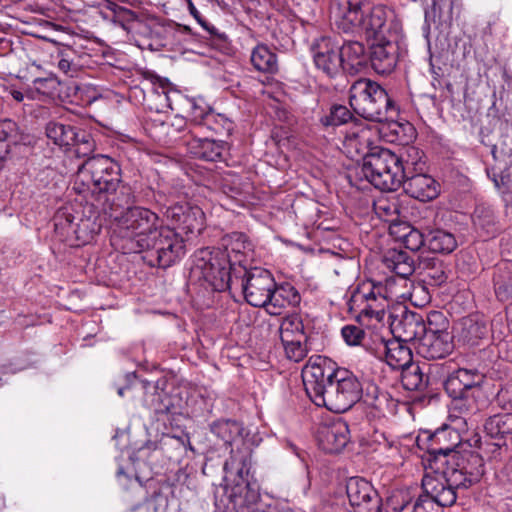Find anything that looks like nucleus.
<instances>
[{
	"mask_svg": "<svg viewBox=\"0 0 512 512\" xmlns=\"http://www.w3.org/2000/svg\"><path fill=\"white\" fill-rule=\"evenodd\" d=\"M432 473H426L422 479L424 495L419 498L433 501V505L440 510L442 507L452 506L457 500V492L448 485L440 469L433 465Z\"/></svg>",
	"mask_w": 512,
	"mask_h": 512,
	"instance_id": "20",
	"label": "nucleus"
},
{
	"mask_svg": "<svg viewBox=\"0 0 512 512\" xmlns=\"http://www.w3.org/2000/svg\"><path fill=\"white\" fill-rule=\"evenodd\" d=\"M188 9L190 14L195 18V20L201 25V27L206 30L211 37L226 42L228 37L224 32H220L215 26L211 25L208 21H206L197 10L195 5L191 0H187Z\"/></svg>",
	"mask_w": 512,
	"mask_h": 512,
	"instance_id": "54",
	"label": "nucleus"
},
{
	"mask_svg": "<svg viewBox=\"0 0 512 512\" xmlns=\"http://www.w3.org/2000/svg\"><path fill=\"white\" fill-rule=\"evenodd\" d=\"M395 497L386 499V512H403L407 508L408 502L405 499H402L401 503H396Z\"/></svg>",
	"mask_w": 512,
	"mask_h": 512,
	"instance_id": "63",
	"label": "nucleus"
},
{
	"mask_svg": "<svg viewBox=\"0 0 512 512\" xmlns=\"http://www.w3.org/2000/svg\"><path fill=\"white\" fill-rule=\"evenodd\" d=\"M389 34L391 39H386V60L390 57L395 61L405 52V42L402 35V29L398 22L391 24Z\"/></svg>",
	"mask_w": 512,
	"mask_h": 512,
	"instance_id": "44",
	"label": "nucleus"
},
{
	"mask_svg": "<svg viewBox=\"0 0 512 512\" xmlns=\"http://www.w3.org/2000/svg\"><path fill=\"white\" fill-rule=\"evenodd\" d=\"M317 440L324 452L330 454L341 452L350 441L348 423L339 418L320 425L317 429Z\"/></svg>",
	"mask_w": 512,
	"mask_h": 512,
	"instance_id": "22",
	"label": "nucleus"
},
{
	"mask_svg": "<svg viewBox=\"0 0 512 512\" xmlns=\"http://www.w3.org/2000/svg\"><path fill=\"white\" fill-rule=\"evenodd\" d=\"M406 147L386 148V195L397 194L407 178L404 165Z\"/></svg>",
	"mask_w": 512,
	"mask_h": 512,
	"instance_id": "25",
	"label": "nucleus"
},
{
	"mask_svg": "<svg viewBox=\"0 0 512 512\" xmlns=\"http://www.w3.org/2000/svg\"><path fill=\"white\" fill-rule=\"evenodd\" d=\"M17 130L15 121L11 119L0 121V169L9 155L10 143L16 139Z\"/></svg>",
	"mask_w": 512,
	"mask_h": 512,
	"instance_id": "43",
	"label": "nucleus"
},
{
	"mask_svg": "<svg viewBox=\"0 0 512 512\" xmlns=\"http://www.w3.org/2000/svg\"><path fill=\"white\" fill-rule=\"evenodd\" d=\"M486 172L488 177L493 181L495 187L498 189L503 187L505 191H509L511 189L512 174L510 169L498 174L494 168H487Z\"/></svg>",
	"mask_w": 512,
	"mask_h": 512,
	"instance_id": "58",
	"label": "nucleus"
},
{
	"mask_svg": "<svg viewBox=\"0 0 512 512\" xmlns=\"http://www.w3.org/2000/svg\"><path fill=\"white\" fill-rule=\"evenodd\" d=\"M432 473H426L422 479L424 495L419 498L433 501V505L440 510L442 507L452 506L457 500V492L448 485L440 469L433 465Z\"/></svg>",
	"mask_w": 512,
	"mask_h": 512,
	"instance_id": "19",
	"label": "nucleus"
},
{
	"mask_svg": "<svg viewBox=\"0 0 512 512\" xmlns=\"http://www.w3.org/2000/svg\"><path fill=\"white\" fill-rule=\"evenodd\" d=\"M412 512H440V509L433 505V501L418 498L413 506Z\"/></svg>",
	"mask_w": 512,
	"mask_h": 512,
	"instance_id": "62",
	"label": "nucleus"
},
{
	"mask_svg": "<svg viewBox=\"0 0 512 512\" xmlns=\"http://www.w3.org/2000/svg\"><path fill=\"white\" fill-rule=\"evenodd\" d=\"M495 294L502 302L512 301V275L499 274L494 278Z\"/></svg>",
	"mask_w": 512,
	"mask_h": 512,
	"instance_id": "53",
	"label": "nucleus"
},
{
	"mask_svg": "<svg viewBox=\"0 0 512 512\" xmlns=\"http://www.w3.org/2000/svg\"><path fill=\"white\" fill-rule=\"evenodd\" d=\"M402 247L413 252L426 247V234L411 227V232L405 234L398 246H386V269H389L394 275H386V301L388 300V291L395 297L404 296V293L392 291L397 286V282L406 284L407 279L414 272V261L410 255L402 250Z\"/></svg>",
	"mask_w": 512,
	"mask_h": 512,
	"instance_id": "7",
	"label": "nucleus"
},
{
	"mask_svg": "<svg viewBox=\"0 0 512 512\" xmlns=\"http://www.w3.org/2000/svg\"><path fill=\"white\" fill-rule=\"evenodd\" d=\"M35 91L45 96H54L60 86V81L54 74H49L47 77H38L32 81Z\"/></svg>",
	"mask_w": 512,
	"mask_h": 512,
	"instance_id": "52",
	"label": "nucleus"
},
{
	"mask_svg": "<svg viewBox=\"0 0 512 512\" xmlns=\"http://www.w3.org/2000/svg\"><path fill=\"white\" fill-rule=\"evenodd\" d=\"M114 21L118 22L122 28L128 29V24L138 19L136 12L122 6H116L113 10Z\"/></svg>",
	"mask_w": 512,
	"mask_h": 512,
	"instance_id": "60",
	"label": "nucleus"
},
{
	"mask_svg": "<svg viewBox=\"0 0 512 512\" xmlns=\"http://www.w3.org/2000/svg\"><path fill=\"white\" fill-rule=\"evenodd\" d=\"M344 341L350 346L359 345L364 337V331L355 325H346L341 330Z\"/></svg>",
	"mask_w": 512,
	"mask_h": 512,
	"instance_id": "59",
	"label": "nucleus"
},
{
	"mask_svg": "<svg viewBox=\"0 0 512 512\" xmlns=\"http://www.w3.org/2000/svg\"><path fill=\"white\" fill-rule=\"evenodd\" d=\"M391 378L400 381L403 388L409 391L424 390L428 385V377L424 375L420 366L413 361L399 369L398 373L391 374Z\"/></svg>",
	"mask_w": 512,
	"mask_h": 512,
	"instance_id": "32",
	"label": "nucleus"
},
{
	"mask_svg": "<svg viewBox=\"0 0 512 512\" xmlns=\"http://www.w3.org/2000/svg\"><path fill=\"white\" fill-rule=\"evenodd\" d=\"M482 376L474 371L464 368L457 369L449 374L444 382L447 394L454 400V409L461 414H470L477 407L470 397L474 396V390L479 386Z\"/></svg>",
	"mask_w": 512,
	"mask_h": 512,
	"instance_id": "13",
	"label": "nucleus"
},
{
	"mask_svg": "<svg viewBox=\"0 0 512 512\" xmlns=\"http://www.w3.org/2000/svg\"><path fill=\"white\" fill-rule=\"evenodd\" d=\"M210 431L219 440L223 441L224 445L231 447L236 445L234 451L243 448L250 449L243 442L244 427L240 422L229 419L217 420L210 425Z\"/></svg>",
	"mask_w": 512,
	"mask_h": 512,
	"instance_id": "28",
	"label": "nucleus"
},
{
	"mask_svg": "<svg viewBox=\"0 0 512 512\" xmlns=\"http://www.w3.org/2000/svg\"><path fill=\"white\" fill-rule=\"evenodd\" d=\"M408 215L409 197L405 193L386 195V224L389 237L395 243L400 244L405 234L411 232Z\"/></svg>",
	"mask_w": 512,
	"mask_h": 512,
	"instance_id": "16",
	"label": "nucleus"
},
{
	"mask_svg": "<svg viewBox=\"0 0 512 512\" xmlns=\"http://www.w3.org/2000/svg\"><path fill=\"white\" fill-rule=\"evenodd\" d=\"M415 137V129L404 119L394 120L386 116V142L405 147Z\"/></svg>",
	"mask_w": 512,
	"mask_h": 512,
	"instance_id": "34",
	"label": "nucleus"
},
{
	"mask_svg": "<svg viewBox=\"0 0 512 512\" xmlns=\"http://www.w3.org/2000/svg\"><path fill=\"white\" fill-rule=\"evenodd\" d=\"M230 262L228 253L220 247H204L194 253L191 272L203 279L214 291L231 290L235 277L234 267Z\"/></svg>",
	"mask_w": 512,
	"mask_h": 512,
	"instance_id": "6",
	"label": "nucleus"
},
{
	"mask_svg": "<svg viewBox=\"0 0 512 512\" xmlns=\"http://www.w3.org/2000/svg\"><path fill=\"white\" fill-rule=\"evenodd\" d=\"M251 467L252 451L247 448L230 451V456L224 463L225 478L235 475L244 483L242 485L237 482L230 495L235 512H262L254 508V505L260 500V488L256 480L248 478Z\"/></svg>",
	"mask_w": 512,
	"mask_h": 512,
	"instance_id": "5",
	"label": "nucleus"
},
{
	"mask_svg": "<svg viewBox=\"0 0 512 512\" xmlns=\"http://www.w3.org/2000/svg\"><path fill=\"white\" fill-rule=\"evenodd\" d=\"M205 225V214L198 206H191L178 230L189 235H199Z\"/></svg>",
	"mask_w": 512,
	"mask_h": 512,
	"instance_id": "42",
	"label": "nucleus"
},
{
	"mask_svg": "<svg viewBox=\"0 0 512 512\" xmlns=\"http://www.w3.org/2000/svg\"><path fill=\"white\" fill-rule=\"evenodd\" d=\"M102 210L118 223L121 230L132 236L130 250L134 253L141 252L142 247H148L150 238L162 227L159 216L142 206L124 207L117 202Z\"/></svg>",
	"mask_w": 512,
	"mask_h": 512,
	"instance_id": "3",
	"label": "nucleus"
},
{
	"mask_svg": "<svg viewBox=\"0 0 512 512\" xmlns=\"http://www.w3.org/2000/svg\"><path fill=\"white\" fill-rule=\"evenodd\" d=\"M46 136L59 146H70L75 144L76 127L63 124L61 122L51 121L47 123Z\"/></svg>",
	"mask_w": 512,
	"mask_h": 512,
	"instance_id": "39",
	"label": "nucleus"
},
{
	"mask_svg": "<svg viewBox=\"0 0 512 512\" xmlns=\"http://www.w3.org/2000/svg\"><path fill=\"white\" fill-rule=\"evenodd\" d=\"M141 252H145L143 259L149 266L166 269L179 262L186 254L185 239L175 228L162 226L150 238L148 247L141 248Z\"/></svg>",
	"mask_w": 512,
	"mask_h": 512,
	"instance_id": "8",
	"label": "nucleus"
},
{
	"mask_svg": "<svg viewBox=\"0 0 512 512\" xmlns=\"http://www.w3.org/2000/svg\"><path fill=\"white\" fill-rule=\"evenodd\" d=\"M455 236L443 229H433L426 233V248L437 254H450L457 248Z\"/></svg>",
	"mask_w": 512,
	"mask_h": 512,
	"instance_id": "35",
	"label": "nucleus"
},
{
	"mask_svg": "<svg viewBox=\"0 0 512 512\" xmlns=\"http://www.w3.org/2000/svg\"><path fill=\"white\" fill-rule=\"evenodd\" d=\"M222 251L228 253L230 265L249 268L248 262L254 257V245L248 236L242 232H232L221 240Z\"/></svg>",
	"mask_w": 512,
	"mask_h": 512,
	"instance_id": "23",
	"label": "nucleus"
},
{
	"mask_svg": "<svg viewBox=\"0 0 512 512\" xmlns=\"http://www.w3.org/2000/svg\"><path fill=\"white\" fill-rule=\"evenodd\" d=\"M73 219L74 217L71 214L61 211L57 212L54 218L55 229L66 235L73 233L76 235L77 239H83V242H85L86 239H84L82 235V227H87L88 221H82L81 224H74Z\"/></svg>",
	"mask_w": 512,
	"mask_h": 512,
	"instance_id": "45",
	"label": "nucleus"
},
{
	"mask_svg": "<svg viewBox=\"0 0 512 512\" xmlns=\"http://www.w3.org/2000/svg\"><path fill=\"white\" fill-rule=\"evenodd\" d=\"M473 223L487 233L494 234L495 215L493 209L484 204L477 205L473 213Z\"/></svg>",
	"mask_w": 512,
	"mask_h": 512,
	"instance_id": "49",
	"label": "nucleus"
},
{
	"mask_svg": "<svg viewBox=\"0 0 512 512\" xmlns=\"http://www.w3.org/2000/svg\"><path fill=\"white\" fill-rule=\"evenodd\" d=\"M77 155L86 156L93 152L95 143L90 133L76 127L75 144Z\"/></svg>",
	"mask_w": 512,
	"mask_h": 512,
	"instance_id": "57",
	"label": "nucleus"
},
{
	"mask_svg": "<svg viewBox=\"0 0 512 512\" xmlns=\"http://www.w3.org/2000/svg\"><path fill=\"white\" fill-rule=\"evenodd\" d=\"M352 119V113L343 105L335 104L331 106L329 114L320 118V122L325 127H335L346 124Z\"/></svg>",
	"mask_w": 512,
	"mask_h": 512,
	"instance_id": "50",
	"label": "nucleus"
},
{
	"mask_svg": "<svg viewBox=\"0 0 512 512\" xmlns=\"http://www.w3.org/2000/svg\"><path fill=\"white\" fill-rule=\"evenodd\" d=\"M451 460L468 475L470 481L478 483L484 474L483 458L476 452L451 454Z\"/></svg>",
	"mask_w": 512,
	"mask_h": 512,
	"instance_id": "33",
	"label": "nucleus"
},
{
	"mask_svg": "<svg viewBox=\"0 0 512 512\" xmlns=\"http://www.w3.org/2000/svg\"><path fill=\"white\" fill-rule=\"evenodd\" d=\"M388 325L393 338L405 343H418L428 328V323L425 324L420 316L410 312L403 303L389 307Z\"/></svg>",
	"mask_w": 512,
	"mask_h": 512,
	"instance_id": "14",
	"label": "nucleus"
},
{
	"mask_svg": "<svg viewBox=\"0 0 512 512\" xmlns=\"http://www.w3.org/2000/svg\"><path fill=\"white\" fill-rule=\"evenodd\" d=\"M187 444H190L187 435L166 433L159 441V450L169 461L178 462L186 454Z\"/></svg>",
	"mask_w": 512,
	"mask_h": 512,
	"instance_id": "36",
	"label": "nucleus"
},
{
	"mask_svg": "<svg viewBox=\"0 0 512 512\" xmlns=\"http://www.w3.org/2000/svg\"><path fill=\"white\" fill-rule=\"evenodd\" d=\"M207 129L219 135H231L234 130V123L224 114L215 113L214 111L208 116L204 125Z\"/></svg>",
	"mask_w": 512,
	"mask_h": 512,
	"instance_id": "51",
	"label": "nucleus"
},
{
	"mask_svg": "<svg viewBox=\"0 0 512 512\" xmlns=\"http://www.w3.org/2000/svg\"><path fill=\"white\" fill-rule=\"evenodd\" d=\"M364 46L357 41H349L339 46V55L343 59V70L353 73L357 72L365 63Z\"/></svg>",
	"mask_w": 512,
	"mask_h": 512,
	"instance_id": "37",
	"label": "nucleus"
},
{
	"mask_svg": "<svg viewBox=\"0 0 512 512\" xmlns=\"http://www.w3.org/2000/svg\"><path fill=\"white\" fill-rule=\"evenodd\" d=\"M439 466L440 472L443 474L448 485H450L455 492H457L458 489H467L476 484L474 481H470L469 477H466L468 475L464 474L451 459L442 461L439 463Z\"/></svg>",
	"mask_w": 512,
	"mask_h": 512,
	"instance_id": "38",
	"label": "nucleus"
},
{
	"mask_svg": "<svg viewBox=\"0 0 512 512\" xmlns=\"http://www.w3.org/2000/svg\"><path fill=\"white\" fill-rule=\"evenodd\" d=\"M306 340H300V338L287 339V342H282L286 355L290 360L299 362L304 359L307 354L306 346L304 342Z\"/></svg>",
	"mask_w": 512,
	"mask_h": 512,
	"instance_id": "55",
	"label": "nucleus"
},
{
	"mask_svg": "<svg viewBox=\"0 0 512 512\" xmlns=\"http://www.w3.org/2000/svg\"><path fill=\"white\" fill-rule=\"evenodd\" d=\"M188 149L194 157L204 161L217 162L224 160L228 151V143L224 140L209 138H193L188 142Z\"/></svg>",
	"mask_w": 512,
	"mask_h": 512,
	"instance_id": "27",
	"label": "nucleus"
},
{
	"mask_svg": "<svg viewBox=\"0 0 512 512\" xmlns=\"http://www.w3.org/2000/svg\"><path fill=\"white\" fill-rule=\"evenodd\" d=\"M121 183L120 165L111 157L103 154L86 159L76 173L74 188L79 193L90 191L104 198L103 208L117 203L116 191Z\"/></svg>",
	"mask_w": 512,
	"mask_h": 512,
	"instance_id": "2",
	"label": "nucleus"
},
{
	"mask_svg": "<svg viewBox=\"0 0 512 512\" xmlns=\"http://www.w3.org/2000/svg\"><path fill=\"white\" fill-rule=\"evenodd\" d=\"M460 442L461 437L458 431L447 424H443L434 432L424 430L416 439L418 447L428 454L426 460L430 468L436 465V469H440L439 463L451 459V454L458 453L454 449Z\"/></svg>",
	"mask_w": 512,
	"mask_h": 512,
	"instance_id": "11",
	"label": "nucleus"
},
{
	"mask_svg": "<svg viewBox=\"0 0 512 512\" xmlns=\"http://www.w3.org/2000/svg\"><path fill=\"white\" fill-rule=\"evenodd\" d=\"M370 49L371 66L379 75L384 74V6L375 5L361 25Z\"/></svg>",
	"mask_w": 512,
	"mask_h": 512,
	"instance_id": "15",
	"label": "nucleus"
},
{
	"mask_svg": "<svg viewBox=\"0 0 512 512\" xmlns=\"http://www.w3.org/2000/svg\"><path fill=\"white\" fill-rule=\"evenodd\" d=\"M413 361L412 352L407 343L397 339H386V366L390 374L398 373L399 369Z\"/></svg>",
	"mask_w": 512,
	"mask_h": 512,
	"instance_id": "30",
	"label": "nucleus"
},
{
	"mask_svg": "<svg viewBox=\"0 0 512 512\" xmlns=\"http://www.w3.org/2000/svg\"><path fill=\"white\" fill-rule=\"evenodd\" d=\"M447 322L439 312L428 316V328L416 344L417 353L425 359H442L453 348L452 336L446 329Z\"/></svg>",
	"mask_w": 512,
	"mask_h": 512,
	"instance_id": "12",
	"label": "nucleus"
},
{
	"mask_svg": "<svg viewBox=\"0 0 512 512\" xmlns=\"http://www.w3.org/2000/svg\"><path fill=\"white\" fill-rule=\"evenodd\" d=\"M233 271L235 277L233 287L241 289L245 301L253 307H263L267 310L275 288L273 275L261 267L238 266Z\"/></svg>",
	"mask_w": 512,
	"mask_h": 512,
	"instance_id": "10",
	"label": "nucleus"
},
{
	"mask_svg": "<svg viewBox=\"0 0 512 512\" xmlns=\"http://www.w3.org/2000/svg\"><path fill=\"white\" fill-rule=\"evenodd\" d=\"M484 430L491 438H503L512 433V413L490 416L484 423Z\"/></svg>",
	"mask_w": 512,
	"mask_h": 512,
	"instance_id": "41",
	"label": "nucleus"
},
{
	"mask_svg": "<svg viewBox=\"0 0 512 512\" xmlns=\"http://www.w3.org/2000/svg\"><path fill=\"white\" fill-rule=\"evenodd\" d=\"M251 63L254 68L263 73L277 71V56L266 45H257L251 54Z\"/></svg>",
	"mask_w": 512,
	"mask_h": 512,
	"instance_id": "40",
	"label": "nucleus"
},
{
	"mask_svg": "<svg viewBox=\"0 0 512 512\" xmlns=\"http://www.w3.org/2000/svg\"><path fill=\"white\" fill-rule=\"evenodd\" d=\"M191 205L188 203H177L168 207H165L164 216L166 219L174 225L175 230L179 228L181 223L189 211Z\"/></svg>",
	"mask_w": 512,
	"mask_h": 512,
	"instance_id": "56",
	"label": "nucleus"
},
{
	"mask_svg": "<svg viewBox=\"0 0 512 512\" xmlns=\"http://www.w3.org/2000/svg\"><path fill=\"white\" fill-rule=\"evenodd\" d=\"M58 64L57 67L65 75L74 77L80 70V64L77 59L76 51L71 47H65L58 53Z\"/></svg>",
	"mask_w": 512,
	"mask_h": 512,
	"instance_id": "48",
	"label": "nucleus"
},
{
	"mask_svg": "<svg viewBox=\"0 0 512 512\" xmlns=\"http://www.w3.org/2000/svg\"><path fill=\"white\" fill-rule=\"evenodd\" d=\"M365 0H332L330 11L338 28L353 32L361 25L362 5Z\"/></svg>",
	"mask_w": 512,
	"mask_h": 512,
	"instance_id": "24",
	"label": "nucleus"
},
{
	"mask_svg": "<svg viewBox=\"0 0 512 512\" xmlns=\"http://www.w3.org/2000/svg\"><path fill=\"white\" fill-rule=\"evenodd\" d=\"M136 512H157L156 502L153 500L146 501L137 506Z\"/></svg>",
	"mask_w": 512,
	"mask_h": 512,
	"instance_id": "64",
	"label": "nucleus"
},
{
	"mask_svg": "<svg viewBox=\"0 0 512 512\" xmlns=\"http://www.w3.org/2000/svg\"><path fill=\"white\" fill-rule=\"evenodd\" d=\"M405 180L406 188L401 193H405L409 198L426 202L435 199L439 194V184L429 175L417 174Z\"/></svg>",
	"mask_w": 512,
	"mask_h": 512,
	"instance_id": "29",
	"label": "nucleus"
},
{
	"mask_svg": "<svg viewBox=\"0 0 512 512\" xmlns=\"http://www.w3.org/2000/svg\"><path fill=\"white\" fill-rule=\"evenodd\" d=\"M384 442V432L374 427L373 432H368V437L365 439V444L370 447L373 451H377L378 448Z\"/></svg>",
	"mask_w": 512,
	"mask_h": 512,
	"instance_id": "61",
	"label": "nucleus"
},
{
	"mask_svg": "<svg viewBox=\"0 0 512 512\" xmlns=\"http://www.w3.org/2000/svg\"><path fill=\"white\" fill-rule=\"evenodd\" d=\"M384 98V87L376 81L368 78H361L355 81L350 87L349 103L355 113L364 119L375 122V129L379 134V141H382V100Z\"/></svg>",
	"mask_w": 512,
	"mask_h": 512,
	"instance_id": "9",
	"label": "nucleus"
},
{
	"mask_svg": "<svg viewBox=\"0 0 512 512\" xmlns=\"http://www.w3.org/2000/svg\"><path fill=\"white\" fill-rule=\"evenodd\" d=\"M384 287L381 282L370 281L363 283L353 290L348 305L350 310L359 306V302H365L361 308L359 317L367 319V326L372 329L373 346L367 349L379 360H384V336L381 333L382 320L384 318Z\"/></svg>",
	"mask_w": 512,
	"mask_h": 512,
	"instance_id": "4",
	"label": "nucleus"
},
{
	"mask_svg": "<svg viewBox=\"0 0 512 512\" xmlns=\"http://www.w3.org/2000/svg\"><path fill=\"white\" fill-rule=\"evenodd\" d=\"M188 118L194 125L204 126L213 110L201 98L186 99Z\"/></svg>",
	"mask_w": 512,
	"mask_h": 512,
	"instance_id": "46",
	"label": "nucleus"
},
{
	"mask_svg": "<svg viewBox=\"0 0 512 512\" xmlns=\"http://www.w3.org/2000/svg\"><path fill=\"white\" fill-rule=\"evenodd\" d=\"M144 405L155 414L157 420L164 422L175 420V417L183 414V401L179 394L168 393L156 386L153 387V392L145 394Z\"/></svg>",
	"mask_w": 512,
	"mask_h": 512,
	"instance_id": "18",
	"label": "nucleus"
},
{
	"mask_svg": "<svg viewBox=\"0 0 512 512\" xmlns=\"http://www.w3.org/2000/svg\"><path fill=\"white\" fill-rule=\"evenodd\" d=\"M302 377L312 402L332 412H346L361 398L362 387L357 377L345 368L335 367L327 357H311Z\"/></svg>",
	"mask_w": 512,
	"mask_h": 512,
	"instance_id": "1",
	"label": "nucleus"
},
{
	"mask_svg": "<svg viewBox=\"0 0 512 512\" xmlns=\"http://www.w3.org/2000/svg\"><path fill=\"white\" fill-rule=\"evenodd\" d=\"M369 150L363 159L362 172L365 178L380 192L384 191V180L382 174L384 171V160L382 153L384 147L382 145H373L368 143Z\"/></svg>",
	"mask_w": 512,
	"mask_h": 512,
	"instance_id": "26",
	"label": "nucleus"
},
{
	"mask_svg": "<svg viewBox=\"0 0 512 512\" xmlns=\"http://www.w3.org/2000/svg\"><path fill=\"white\" fill-rule=\"evenodd\" d=\"M346 493L354 509L353 512H382V498L364 478H349L346 483Z\"/></svg>",
	"mask_w": 512,
	"mask_h": 512,
	"instance_id": "17",
	"label": "nucleus"
},
{
	"mask_svg": "<svg viewBox=\"0 0 512 512\" xmlns=\"http://www.w3.org/2000/svg\"><path fill=\"white\" fill-rule=\"evenodd\" d=\"M300 300L299 292L291 284L285 283L278 287L275 284L267 312L271 315H280L283 308L286 306H297Z\"/></svg>",
	"mask_w": 512,
	"mask_h": 512,
	"instance_id": "31",
	"label": "nucleus"
},
{
	"mask_svg": "<svg viewBox=\"0 0 512 512\" xmlns=\"http://www.w3.org/2000/svg\"><path fill=\"white\" fill-rule=\"evenodd\" d=\"M316 67L327 76L334 77L343 69V59L339 55V45L330 37H320L311 45Z\"/></svg>",
	"mask_w": 512,
	"mask_h": 512,
	"instance_id": "21",
	"label": "nucleus"
},
{
	"mask_svg": "<svg viewBox=\"0 0 512 512\" xmlns=\"http://www.w3.org/2000/svg\"><path fill=\"white\" fill-rule=\"evenodd\" d=\"M300 338L306 340L307 337L304 333V324L298 315H291L283 319L280 326V338L282 342H287V339Z\"/></svg>",
	"mask_w": 512,
	"mask_h": 512,
	"instance_id": "47",
	"label": "nucleus"
}]
</instances>
